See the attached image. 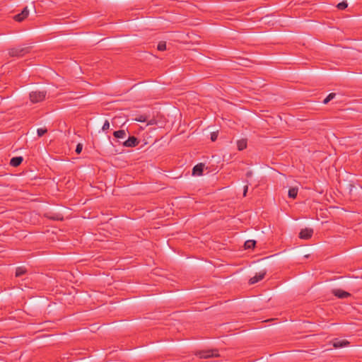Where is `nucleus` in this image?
Masks as SVG:
<instances>
[{
	"mask_svg": "<svg viewBox=\"0 0 362 362\" xmlns=\"http://www.w3.org/2000/svg\"><path fill=\"white\" fill-rule=\"evenodd\" d=\"M335 96H336V93H329V94L327 96V98H329V100H332V99H334V97H335Z\"/></svg>",
	"mask_w": 362,
	"mask_h": 362,
	"instance_id": "24",
	"label": "nucleus"
},
{
	"mask_svg": "<svg viewBox=\"0 0 362 362\" xmlns=\"http://www.w3.org/2000/svg\"><path fill=\"white\" fill-rule=\"evenodd\" d=\"M147 119H148V117L146 115H139L137 117H136L134 119L137 122H145L147 121Z\"/></svg>",
	"mask_w": 362,
	"mask_h": 362,
	"instance_id": "19",
	"label": "nucleus"
},
{
	"mask_svg": "<svg viewBox=\"0 0 362 362\" xmlns=\"http://www.w3.org/2000/svg\"><path fill=\"white\" fill-rule=\"evenodd\" d=\"M251 175H252L251 172H247L246 174L247 177H250V176H251Z\"/></svg>",
	"mask_w": 362,
	"mask_h": 362,
	"instance_id": "29",
	"label": "nucleus"
},
{
	"mask_svg": "<svg viewBox=\"0 0 362 362\" xmlns=\"http://www.w3.org/2000/svg\"><path fill=\"white\" fill-rule=\"evenodd\" d=\"M271 16H270V15H267V16L264 17V18H266V19H267V18H269V17H271Z\"/></svg>",
	"mask_w": 362,
	"mask_h": 362,
	"instance_id": "30",
	"label": "nucleus"
},
{
	"mask_svg": "<svg viewBox=\"0 0 362 362\" xmlns=\"http://www.w3.org/2000/svg\"><path fill=\"white\" fill-rule=\"evenodd\" d=\"M348 6V4H347V1H343L340 3H339L337 5V8L339 9V10H344L345 8H346Z\"/></svg>",
	"mask_w": 362,
	"mask_h": 362,
	"instance_id": "17",
	"label": "nucleus"
},
{
	"mask_svg": "<svg viewBox=\"0 0 362 362\" xmlns=\"http://www.w3.org/2000/svg\"><path fill=\"white\" fill-rule=\"evenodd\" d=\"M349 344V342L346 339H343V340L335 339L333 342V346L336 349H338V348L344 347V346L348 345Z\"/></svg>",
	"mask_w": 362,
	"mask_h": 362,
	"instance_id": "12",
	"label": "nucleus"
},
{
	"mask_svg": "<svg viewBox=\"0 0 362 362\" xmlns=\"http://www.w3.org/2000/svg\"><path fill=\"white\" fill-rule=\"evenodd\" d=\"M329 98H327L323 100L324 104H327L329 102Z\"/></svg>",
	"mask_w": 362,
	"mask_h": 362,
	"instance_id": "27",
	"label": "nucleus"
},
{
	"mask_svg": "<svg viewBox=\"0 0 362 362\" xmlns=\"http://www.w3.org/2000/svg\"><path fill=\"white\" fill-rule=\"evenodd\" d=\"M204 168V164H203V163H199V164L196 165L192 169V175H202Z\"/></svg>",
	"mask_w": 362,
	"mask_h": 362,
	"instance_id": "10",
	"label": "nucleus"
},
{
	"mask_svg": "<svg viewBox=\"0 0 362 362\" xmlns=\"http://www.w3.org/2000/svg\"><path fill=\"white\" fill-rule=\"evenodd\" d=\"M27 272V269L23 267H17L16 269V276L20 277Z\"/></svg>",
	"mask_w": 362,
	"mask_h": 362,
	"instance_id": "14",
	"label": "nucleus"
},
{
	"mask_svg": "<svg viewBox=\"0 0 362 362\" xmlns=\"http://www.w3.org/2000/svg\"><path fill=\"white\" fill-rule=\"evenodd\" d=\"M157 49L159 50V51H164L166 49V43L165 42H163V41H161L158 43V46H157Z\"/></svg>",
	"mask_w": 362,
	"mask_h": 362,
	"instance_id": "18",
	"label": "nucleus"
},
{
	"mask_svg": "<svg viewBox=\"0 0 362 362\" xmlns=\"http://www.w3.org/2000/svg\"><path fill=\"white\" fill-rule=\"evenodd\" d=\"M109 127H110V122L108 120H105L103 125L102 130L105 131V130L108 129Z\"/></svg>",
	"mask_w": 362,
	"mask_h": 362,
	"instance_id": "21",
	"label": "nucleus"
},
{
	"mask_svg": "<svg viewBox=\"0 0 362 362\" xmlns=\"http://www.w3.org/2000/svg\"><path fill=\"white\" fill-rule=\"evenodd\" d=\"M237 146L239 151H243L247 148V140L240 139L237 141Z\"/></svg>",
	"mask_w": 362,
	"mask_h": 362,
	"instance_id": "13",
	"label": "nucleus"
},
{
	"mask_svg": "<svg viewBox=\"0 0 362 362\" xmlns=\"http://www.w3.org/2000/svg\"><path fill=\"white\" fill-rule=\"evenodd\" d=\"M298 188L296 187H291L288 190V197L292 199H295L297 197L298 194Z\"/></svg>",
	"mask_w": 362,
	"mask_h": 362,
	"instance_id": "15",
	"label": "nucleus"
},
{
	"mask_svg": "<svg viewBox=\"0 0 362 362\" xmlns=\"http://www.w3.org/2000/svg\"><path fill=\"white\" fill-rule=\"evenodd\" d=\"M23 160V158L22 156H17L13 157L10 160V165L13 167H18L19 166Z\"/></svg>",
	"mask_w": 362,
	"mask_h": 362,
	"instance_id": "11",
	"label": "nucleus"
},
{
	"mask_svg": "<svg viewBox=\"0 0 362 362\" xmlns=\"http://www.w3.org/2000/svg\"><path fill=\"white\" fill-rule=\"evenodd\" d=\"M47 92L45 90H35L30 93V100L33 103L43 101L45 99Z\"/></svg>",
	"mask_w": 362,
	"mask_h": 362,
	"instance_id": "1",
	"label": "nucleus"
},
{
	"mask_svg": "<svg viewBox=\"0 0 362 362\" xmlns=\"http://www.w3.org/2000/svg\"><path fill=\"white\" fill-rule=\"evenodd\" d=\"M217 134L215 132L211 133V139L212 141H215L217 139Z\"/></svg>",
	"mask_w": 362,
	"mask_h": 362,
	"instance_id": "23",
	"label": "nucleus"
},
{
	"mask_svg": "<svg viewBox=\"0 0 362 362\" xmlns=\"http://www.w3.org/2000/svg\"><path fill=\"white\" fill-rule=\"evenodd\" d=\"M247 189H248V186H247V185H245V187H244V192H243V196H244V197H245V196H246V194H247Z\"/></svg>",
	"mask_w": 362,
	"mask_h": 362,
	"instance_id": "26",
	"label": "nucleus"
},
{
	"mask_svg": "<svg viewBox=\"0 0 362 362\" xmlns=\"http://www.w3.org/2000/svg\"><path fill=\"white\" fill-rule=\"evenodd\" d=\"M13 93V90H10L8 92V93H6L5 95H1V99L4 98H8L10 95H11Z\"/></svg>",
	"mask_w": 362,
	"mask_h": 362,
	"instance_id": "25",
	"label": "nucleus"
},
{
	"mask_svg": "<svg viewBox=\"0 0 362 362\" xmlns=\"http://www.w3.org/2000/svg\"><path fill=\"white\" fill-rule=\"evenodd\" d=\"M332 293L339 298H346L351 296V294L349 292L344 291L341 289H333Z\"/></svg>",
	"mask_w": 362,
	"mask_h": 362,
	"instance_id": "8",
	"label": "nucleus"
},
{
	"mask_svg": "<svg viewBox=\"0 0 362 362\" xmlns=\"http://www.w3.org/2000/svg\"><path fill=\"white\" fill-rule=\"evenodd\" d=\"M313 234V229L310 228H305L300 230L299 233V238L304 240L310 239Z\"/></svg>",
	"mask_w": 362,
	"mask_h": 362,
	"instance_id": "5",
	"label": "nucleus"
},
{
	"mask_svg": "<svg viewBox=\"0 0 362 362\" xmlns=\"http://www.w3.org/2000/svg\"><path fill=\"white\" fill-rule=\"evenodd\" d=\"M28 15H29V11L27 7H25L23 9V11H21V13L14 16L13 19L16 21L21 22V21L25 20L27 18V17L28 16Z\"/></svg>",
	"mask_w": 362,
	"mask_h": 362,
	"instance_id": "6",
	"label": "nucleus"
},
{
	"mask_svg": "<svg viewBox=\"0 0 362 362\" xmlns=\"http://www.w3.org/2000/svg\"><path fill=\"white\" fill-rule=\"evenodd\" d=\"M83 149V145L81 144H78L76 148V153L77 154L81 153Z\"/></svg>",
	"mask_w": 362,
	"mask_h": 362,
	"instance_id": "22",
	"label": "nucleus"
},
{
	"mask_svg": "<svg viewBox=\"0 0 362 362\" xmlns=\"http://www.w3.org/2000/svg\"><path fill=\"white\" fill-rule=\"evenodd\" d=\"M26 52L25 48H12L8 51V54L11 57H21Z\"/></svg>",
	"mask_w": 362,
	"mask_h": 362,
	"instance_id": "7",
	"label": "nucleus"
},
{
	"mask_svg": "<svg viewBox=\"0 0 362 362\" xmlns=\"http://www.w3.org/2000/svg\"><path fill=\"white\" fill-rule=\"evenodd\" d=\"M265 275H266V272L265 271H263V272H259L258 274H256L255 276H254L253 277L250 279L249 284H254L257 283L258 281H259L262 279H263L264 278Z\"/></svg>",
	"mask_w": 362,
	"mask_h": 362,
	"instance_id": "9",
	"label": "nucleus"
},
{
	"mask_svg": "<svg viewBox=\"0 0 362 362\" xmlns=\"http://www.w3.org/2000/svg\"><path fill=\"white\" fill-rule=\"evenodd\" d=\"M47 132V130L45 128H40L37 131L38 136H42Z\"/></svg>",
	"mask_w": 362,
	"mask_h": 362,
	"instance_id": "20",
	"label": "nucleus"
},
{
	"mask_svg": "<svg viewBox=\"0 0 362 362\" xmlns=\"http://www.w3.org/2000/svg\"><path fill=\"white\" fill-rule=\"evenodd\" d=\"M329 98H327L323 100L324 104H327L329 102Z\"/></svg>",
	"mask_w": 362,
	"mask_h": 362,
	"instance_id": "28",
	"label": "nucleus"
},
{
	"mask_svg": "<svg viewBox=\"0 0 362 362\" xmlns=\"http://www.w3.org/2000/svg\"><path fill=\"white\" fill-rule=\"evenodd\" d=\"M127 131L124 129H119L113 132V136L117 139V142H118L119 144H122V143L120 139L124 141L127 138Z\"/></svg>",
	"mask_w": 362,
	"mask_h": 362,
	"instance_id": "4",
	"label": "nucleus"
},
{
	"mask_svg": "<svg viewBox=\"0 0 362 362\" xmlns=\"http://www.w3.org/2000/svg\"><path fill=\"white\" fill-rule=\"evenodd\" d=\"M256 245V241L253 240H248L245 241L244 246L245 249L254 248Z\"/></svg>",
	"mask_w": 362,
	"mask_h": 362,
	"instance_id": "16",
	"label": "nucleus"
},
{
	"mask_svg": "<svg viewBox=\"0 0 362 362\" xmlns=\"http://www.w3.org/2000/svg\"><path fill=\"white\" fill-rule=\"evenodd\" d=\"M139 144V140L134 136H129L122 141V145L124 147H135Z\"/></svg>",
	"mask_w": 362,
	"mask_h": 362,
	"instance_id": "2",
	"label": "nucleus"
},
{
	"mask_svg": "<svg viewBox=\"0 0 362 362\" xmlns=\"http://www.w3.org/2000/svg\"><path fill=\"white\" fill-rule=\"evenodd\" d=\"M201 358H208L218 356L217 350H206L199 351L197 354Z\"/></svg>",
	"mask_w": 362,
	"mask_h": 362,
	"instance_id": "3",
	"label": "nucleus"
}]
</instances>
